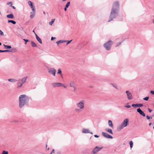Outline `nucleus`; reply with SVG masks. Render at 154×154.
<instances>
[{
  "label": "nucleus",
  "mask_w": 154,
  "mask_h": 154,
  "mask_svg": "<svg viewBox=\"0 0 154 154\" xmlns=\"http://www.w3.org/2000/svg\"><path fill=\"white\" fill-rule=\"evenodd\" d=\"M46 149H47V150H49V148H48L47 149L46 148Z\"/></svg>",
  "instance_id": "nucleus-54"
},
{
  "label": "nucleus",
  "mask_w": 154,
  "mask_h": 154,
  "mask_svg": "<svg viewBox=\"0 0 154 154\" xmlns=\"http://www.w3.org/2000/svg\"><path fill=\"white\" fill-rule=\"evenodd\" d=\"M15 50H16L15 48L13 49L10 50H0V53L5 52H15Z\"/></svg>",
  "instance_id": "nucleus-13"
},
{
  "label": "nucleus",
  "mask_w": 154,
  "mask_h": 154,
  "mask_svg": "<svg viewBox=\"0 0 154 154\" xmlns=\"http://www.w3.org/2000/svg\"><path fill=\"white\" fill-rule=\"evenodd\" d=\"M73 87L74 88V91H75L76 90V88L75 87V86H74V87Z\"/></svg>",
  "instance_id": "nucleus-48"
},
{
  "label": "nucleus",
  "mask_w": 154,
  "mask_h": 154,
  "mask_svg": "<svg viewBox=\"0 0 154 154\" xmlns=\"http://www.w3.org/2000/svg\"><path fill=\"white\" fill-rule=\"evenodd\" d=\"M67 41L66 40H60L59 41H57L56 42V43H57V45H58L59 44H60L61 43L65 42H66Z\"/></svg>",
  "instance_id": "nucleus-19"
},
{
  "label": "nucleus",
  "mask_w": 154,
  "mask_h": 154,
  "mask_svg": "<svg viewBox=\"0 0 154 154\" xmlns=\"http://www.w3.org/2000/svg\"><path fill=\"white\" fill-rule=\"evenodd\" d=\"M90 87V88H92V86H91V87Z\"/></svg>",
  "instance_id": "nucleus-59"
},
{
  "label": "nucleus",
  "mask_w": 154,
  "mask_h": 154,
  "mask_svg": "<svg viewBox=\"0 0 154 154\" xmlns=\"http://www.w3.org/2000/svg\"><path fill=\"white\" fill-rule=\"evenodd\" d=\"M149 98V97H144V98H143V99L144 100H145L146 101H147L148 100Z\"/></svg>",
  "instance_id": "nucleus-36"
},
{
  "label": "nucleus",
  "mask_w": 154,
  "mask_h": 154,
  "mask_svg": "<svg viewBox=\"0 0 154 154\" xmlns=\"http://www.w3.org/2000/svg\"><path fill=\"white\" fill-rule=\"evenodd\" d=\"M27 78V77L26 76L21 79L17 80V81L18 82L17 84L18 88H20L22 87L23 84L26 82Z\"/></svg>",
  "instance_id": "nucleus-5"
},
{
  "label": "nucleus",
  "mask_w": 154,
  "mask_h": 154,
  "mask_svg": "<svg viewBox=\"0 0 154 154\" xmlns=\"http://www.w3.org/2000/svg\"><path fill=\"white\" fill-rule=\"evenodd\" d=\"M103 147H99L96 146L92 151V152L93 154H97V152L100 151L103 148Z\"/></svg>",
  "instance_id": "nucleus-7"
},
{
  "label": "nucleus",
  "mask_w": 154,
  "mask_h": 154,
  "mask_svg": "<svg viewBox=\"0 0 154 154\" xmlns=\"http://www.w3.org/2000/svg\"><path fill=\"white\" fill-rule=\"evenodd\" d=\"M2 45V43L1 42H0V46L1 45Z\"/></svg>",
  "instance_id": "nucleus-58"
},
{
  "label": "nucleus",
  "mask_w": 154,
  "mask_h": 154,
  "mask_svg": "<svg viewBox=\"0 0 154 154\" xmlns=\"http://www.w3.org/2000/svg\"><path fill=\"white\" fill-rule=\"evenodd\" d=\"M127 98L129 100H131L132 99V94L128 91H126Z\"/></svg>",
  "instance_id": "nucleus-8"
},
{
  "label": "nucleus",
  "mask_w": 154,
  "mask_h": 154,
  "mask_svg": "<svg viewBox=\"0 0 154 154\" xmlns=\"http://www.w3.org/2000/svg\"><path fill=\"white\" fill-rule=\"evenodd\" d=\"M137 111L138 112L140 115L142 116H143L145 117L146 115L143 112L142 110L140 108H138L137 109Z\"/></svg>",
  "instance_id": "nucleus-12"
},
{
  "label": "nucleus",
  "mask_w": 154,
  "mask_h": 154,
  "mask_svg": "<svg viewBox=\"0 0 154 154\" xmlns=\"http://www.w3.org/2000/svg\"><path fill=\"white\" fill-rule=\"evenodd\" d=\"M48 72L52 74L54 76H55L56 70L55 69L52 68L48 69Z\"/></svg>",
  "instance_id": "nucleus-10"
},
{
  "label": "nucleus",
  "mask_w": 154,
  "mask_h": 154,
  "mask_svg": "<svg viewBox=\"0 0 154 154\" xmlns=\"http://www.w3.org/2000/svg\"><path fill=\"white\" fill-rule=\"evenodd\" d=\"M70 86V87H74L75 85V83L74 81H72L69 82Z\"/></svg>",
  "instance_id": "nucleus-20"
},
{
  "label": "nucleus",
  "mask_w": 154,
  "mask_h": 154,
  "mask_svg": "<svg viewBox=\"0 0 154 154\" xmlns=\"http://www.w3.org/2000/svg\"><path fill=\"white\" fill-rule=\"evenodd\" d=\"M85 101L82 100L77 103L75 105L74 111L76 113H79L82 112L85 106Z\"/></svg>",
  "instance_id": "nucleus-3"
},
{
  "label": "nucleus",
  "mask_w": 154,
  "mask_h": 154,
  "mask_svg": "<svg viewBox=\"0 0 154 154\" xmlns=\"http://www.w3.org/2000/svg\"><path fill=\"white\" fill-rule=\"evenodd\" d=\"M31 44L32 46L33 47H35L37 46L36 44L34 42H33V41L31 42Z\"/></svg>",
  "instance_id": "nucleus-25"
},
{
  "label": "nucleus",
  "mask_w": 154,
  "mask_h": 154,
  "mask_svg": "<svg viewBox=\"0 0 154 154\" xmlns=\"http://www.w3.org/2000/svg\"><path fill=\"white\" fill-rule=\"evenodd\" d=\"M8 23H12V24H15L16 23V22L15 21H14L13 20H8Z\"/></svg>",
  "instance_id": "nucleus-27"
},
{
  "label": "nucleus",
  "mask_w": 154,
  "mask_h": 154,
  "mask_svg": "<svg viewBox=\"0 0 154 154\" xmlns=\"http://www.w3.org/2000/svg\"><path fill=\"white\" fill-rule=\"evenodd\" d=\"M152 22H153V24H154V20H153Z\"/></svg>",
  "instance_id": "nucleus-57"
},
{
  "label": "nucleus",
  "mask_w": 154,
  "mask_h": 154,
  "mask_svg": "<svg viewBox=\"0 0 154 154\" xmlns=\"http://www.w3.org/2000/svg\"><path fill=\"white\" fill-rule=\"evenodd\" d=\"M0 35H4V33L0 29Z\"/></svg>",
  "instance_id": "nucleus-37"
},
{
  "label": "nucleus",
  "mask_w": 154,
  "mask_h": 154,
  "mask_svg": "<svg viewBox=\"0 0 154 154\" xmlns=\"http://www.w3.org/2000/svg\"><path fill=\"white\" fill-rule=\"evenodd\" d=\"M35 10H34V11H32V12H30V17L31 18H33L35 15Z\"/></svg>",
  "instance_id": "nucleus-17"
},
{
  "label": "nucleus",
  "mask_w": 154,
  "mask_h": 154,
  "mask_svg": "<svg viewBox=\"0 0 154 154\" xmlns=\"http://www.w3.org/2000/svg\"><path fill=\"white\" fill-rule=\"evenodd\" d=\"M67 8L66 7H65L64 8V10L65 11H67Z\"/></svg>",
  "instance_id": "nucleus-49"
},
{
  "label": "nucleus",
  "mask_w": 154,
  "mask_h": 154,
  "mask_svg": "<svg viewBox=\"0 0 154 154\" xmlns=\"http://www.w3.org/2000/svg\"><path fill=\"white\" fill-rule=\"evenodd\" d=\"M62 83L60 82H54L52 84V85L54 88L60 87Z\"/></svg>",
  "instance_id": "nucleus-11"
},
{
  "label": "nucleus",
  "mask_w": 154,
  "mask_h": 154,
  "mask_svg": "<svg viewBox=\"0 0 154 154\" xmlns=\"http://www.w3.org/2000/svg\"><path fill=\"white\" fill-rule=\"evenodd\" d=\"M148 110L149 112H151L152 111V110L149 108L148 109Z\"/></svg>",
  "instance_id": "nucleus-47"
},
{
  "label": "nucleus",
  "mask_w": 154,
  "mask_h": 154,
  "mask_svg": "<svg viewBox=\"0 0 154 154\" xmlns=\"http://www.w3.org/2000/svg\"><path fill=\"white\" fill-rule=\"evenodd\" d=\"M66 0H62V1H63V2H64V1H66Z\"/></svg>",
  "instance_id": "nucleus-56"
},
{
  "label": "nucleus",
  "mask_w": 154,
  "mask_h": 154,
  "mask_svg": "<svg viewBox=\"0 0 154 154\" xmlns=\"http://www.w3.org/2000/svg\"><path fill=\"white\" fill-rule=\"evenodd\" d=\"M57 74H59L62 76V71L60 69H58Z\"/></svg>",
  "instance_id": "nucleus-30"
},
{
  "label": "nucleus",
  "mask_w": 154,
  "mask_h": 154,
  "mask_svg": "<svg viewBox=\"0 0 154 154\" xmlns=\"http://www.w3.org/2000/svg\"><path fill=\"white\" fill-rule=\"evenodd\" d=\"M70 4V2H69L66 3L65 7L68 8V7L69 6V5Z\"/></svg>",
  "instance_id": "nucleus-32"
},
{
  "label": "nucleus",
  "mask_w": 154,
  "mask_h": 154,
  "mask_svg": "<svg viewBox=\"0 0 154 154\" xmlns=\"http://www.w3.org/2000/svg\"><path fill=\"white\" fill-rule=\"evenodd\" d=\"M131 106L130 105H126L125 106V107L127 108H129L131 107Z\"/></svg>",
  "instance_id": "nucleus-41"
},
{
  "label": "nucleus",
  "mask_w": 154,
  "mask_h": 154,
  "mask_svg": "<svg viewBox=\"0 0 154 154\" xmlns=\"http://www.w3.org/2000/svg\"><path fill=\"white\" fill-rule=\"evenodd\" d=\"M129 120L128 118L125 119L121 125L119 126L117 128V129L120 131L123 129L124 127L127 126L128 124Z\"/></svg>",
  "instance_id": "nucleus-4"
},
{
  "label": "nucleus",
  "mask_w": 154,
  "mask_h": 154,
  "mask_svg": "<svg viewBox=\"0 0 154 154\" xmlns=\"http://www.w3.org/2000/svg\"><path fill=\"white\" fill-rule=\"evenodd\" d=\"M12 4H13V3L12 2H8L7 3V5H11V6H12Z\"/></svg>",
  "instance_id": "nucleus-35"
},
{
  "label": "nucleus",
  "mask_w": 154,
  "mask_h": 154,
  "mask_svg": "<svg viewBox=\"0 0 154 154\" xmlns=\"http://www.w3.org/2000/svg\"><path fill=\"white\" fill-rule=\"evenodd\" d=\"M151 94L154 95V91H151L150 92Z\"/></svg>",
  "instance_id": "nucleus-42"
},
{
  "label": "nucleus",
  "mask_w": 154,
  "mask_h": 154,
  "mask_svg": "<svg viewBox=\"0 0 154 154\" xmlns=\"http://www.w3.org/2000/svg\"><path fill=\"white\" fill-rule=\"evenodd\" d=\"M7 17L8 18L12 19H13L14 17L13 14H12L7 15Z\"/></svg>",
  "instance_id": "nucleus-21"
},
{
  "label": "nucleus",
  "mask_w": 154,
  "mask_h": 154,
  "mask_svg": "<svg viewBox=\"0 0 154 154\" xmlns=\"http://www.w3.org/2000/svg\"><path fill=\"white\" fill-rule=\"evenodd\" d=\"M151 125V123H150L149 124V126H150Z\"/></svg>",
  "instance_id": "nucleus-52"
},
{
  "label": "nucleus",
  "mask_w": 154,
  "mask_h": 154,
  "mask_svg": "<svg viewBox=\"0 0 154 154\" xmlns=\"http://www.w3.org/2000/svg\"><path fill=\"white\" fill-rule=\"evenodd\" d=\"M8 80L11 82H15L17 81V80L15 79H8Z\"/></svg>",
  "instance_id": "nucleus-23"
},
{
  "label": "nucleus",
  "mask_w": 154,
  "mask_h": 154,
  "mask_svg": "<svg viewBox=\"0 0 154 154\" xmlns=\"http://www.w3.org/2000/svg\"><path fill=\"white\" fill-rule=\"evenodd\" d=\"M3 45L6 49H10L11 48V46L5 45Z\"/></svg>",
  "instance_id": "nucleus-26"
},
{
  "label": "nucleus",
  "mask_w": 154,
  "mask_h": 154,
  "mask_svg": "<svg viewBox=\"0 0 154 154\" xmlns=\"http://www.w3.org/2000/svg\"><path fill=\"white\" fill-rule=\"evenodd\" d=\"M23 40L25 41V45H26L27 44V42L29 41V40L27 39H23Z\"/></svg>",
  "instance_id": "nucleus-34"
},
{
  "label": "nucleus",
  "mask_w": 154,
  "mask_h": 154,
  "mask_svg": "<svg viewBox=\"0 0 154 154\" xmlns=\"http://www.w3.org/2000/svg\"><path fill=\"white\" fill-rule=\"evenodd\" d=\"M100 136H98L97 135H94V137H96V138H98V137Z\"/></svg>",
  "instance_id": "nucleus-45"
},
{
  "label": "nucleus",
  "mask_w": 154,
  "mask_h": 154,
  "mask_svg": "<svg viewBox=\"0 0 154 154\" xmlns=\"http://www.w3.org/2000/svg\"><path fill=\"white\" fill-rule=\"evenodd\" d=\"M110 84L112 85L113 86V87H114L115 88L118 90V88H117V86L116 84L114 83H110Z\"/></svg>",
  "instance_id": "nucleus-28"
},
{
  "label": "nucleus",
  "mask_w": 154,
  "mask_h": 154,
  "mask_svg": "<svg viewBox=\"0 0 154 154\" xmlns=\"http://www.w3.org/2000/svg\"><path fill=\"white\" fill-rule=\"evenodd\" d=\"M113 42L111 40H109L103 45V46L106 49L107 51L111 50L112 45Z\"/></svg>",
  "instance_id": "nucleus-6"
},
{
  "label": "nucleus",
  "mask_w": 154,
  "mask_h": 154,
  "mask_svg": "<svg viewBox=\"0 0 154 154\" xmlns=\"http://www.w3.org/2000/svg\"><path fill=\"white\" fill-rule=\"evenodd\" d=\"M35 35L36 36V38L37 40L38 41V42L40 44L42 43V42L41 39L39 38L37 34L36 33H35Z\"/></svg>",
  "instance_id": "nucleus-18"
},
{
  "label": "nucleus",
  "mask_w": 154,
  "mask_h": 154,
  "mask_svg": "<svg viewBox=\"0 0 154 154\" xmlns=\"http://www.w3.org/2000/svg\"><path fill=\"white\" fill-rule=\"evenodd\" d=\"M122 42L119 43L117 45H116V47L118 46L119 45H120L121 44Z\"/></svg>",
  "instance_id": "nucleus-43"
},
{
  "label": "nucleus",
  "mask_w": 154,
  "mask_h": 154,
  "mask_svg": "<svg viewBox=\"0 0 154 154\" xmlns=\"http://www.w3.org/2000/svg\"><path fill=\"white\" fill-rule=\"evenodd\" d=\"M28 4L30 7H31V8L32 11H34L35 9V7L34 6H33L32 2L30 1H29L28 2Z\"/></svg>",
  "instance_id": "nucleus-15"
},
{
  "label": "nucleus",
  "mask_w": 154,
  "mask_h": 154,
  "mask_svg": "<svg viewBox=\"0 0 154 154\" xmlns=\"http://www.w3.org/2000/svg\"><path fill=\"white\" fill-rule=\"evenodd\" d=\"M106 130L107 131L109 132V133H110L112 134H113L112 130L111 129H110V128L106 129Z\"/></svg>",
  "instance_id": "nucleus-24"
},
{
  "label": "nucleus",
  "mask_w": 154,
  "mask_h": 154,
  "mask_svg": "<svg viewBox=\"0 0 154 154\" xmlns=\"http://www.w3.org/2000/svg\"><path fill=\"white\" fill-rule=\"evenodd\" d=\"M129 144H130V147L131 148H132L133 147V142L132 141H130Z\"/></svg>",
  "instance_id": "nucleus-31"
},
{
  "label": "nucleus",
  "mask_w": 154,
  "mask_h": 154,
  "mask_svg": "<svg viewBox=\"0 0 154 154\" xmlns=\"http://www.w3.org/2000/svg\"><path fill=\"white\" fill-rule=\"evenodd\" d=\"M82 132L83 133H90L91 134H93L92 132H90L89 130L88 129L83 128L82 131Z\"/></svg>",
  "instance_id": "nucleus-14"
},
{
  "label": "nucleus",
  "mask_w": 154,
  "mask_h": 154,
  "mask_svg": "<svg viewBox=\"0 0 154 154\" xmlns=\"http://www.w3.org/2000/svg\"><path fill=\"white\" fill-rule=\"evenodd\" d=\"M146 118L148 120H149V119H152V117H150L149 116H146Z\"/></svg>",
  "instance_id": "nucleus-39"
},
{
  "label": "nucleus",
  "mask_w": 154,
  "mask_h": 154,
  "mask_svg": "<svg viewBox=\"0 0 154 154\" xmlns=\"http://www.w3.org/2000/svg\"><path fill=\"white\" fill-rule=\"evenodd\" d=\"M47 146H48L47 144H46V148H47Z\"/></svg>",
  "instance_id": "nucleus-55"
},
{
  "label": "nucleus",
  "mask_w": 154,
  "mask_h": 154,
  "mask_svg": "<svg viewBox=\"0 0 154 154\" xmlns=\"http://www.w3.org/2000/svg\"><path fill=\"white\" fill-rule=\"evenodd\" d=\"M72 39L71 40L69 41H67L66 42H67L66 43V45H68L69 43H70L72 42Z\"/></svg>",
  "instance_id": "nucleus-38"
},
{
  "label": "nucleus",
  "mask_w": 154,
  "mask_h": 154,
  "mask_svg": "<svg viewBox=\"0 0 154 154\" xmlns=\"http://www.w3.org/2000/svg\"><path fill=\"white\" fill-rule=\"evenodd\" d=\"M32 32H34L35 33H35H36L35 32V31L34 30H33V31H32Z\"/></svg>",
  "instance_id": "nucleus-51"
},
{
  "label": "nucleus",
  "mask_w": 154,
  "mask_h": 154,
  "mask_svg": "<svg viewBox=\"0 0 154 154\" xmlns=\"http://www.w3.org/2000/svg\"><path fill=\"white\" fill-rule=\"evenodd\" d=\"M44 13V14H45V12H44V13Z\"/></svg>",
  "instance_id": "nucleus-60"
},
{
  "label": "nucleus",
  "mask_w": 154,
  "mask_h": 154,
  "mask_svg": "<svg viewBox=\"0 0 154 154\" xmlns=\"http://www.w3.org/2000/svg\"><path fill=\"white\" fill-rule=\"evenodd\" d=\"M12 6V8H13L14 9H16V8H15V7L14 6H12H12Z\"/></svg>",
  "instance_id": "nucleus-50"
},
{
  "label": "nucleus",
  "mask_w": 154,
  "mask_h": 154,
  "mask_svg": "<svg viewBox=\"0 0 154 154\" xmlns=\"http://www.w3.org/2000/svg\"><path fill=\"white\" fill-rule=\"evenodd\" d=\"M153 128L154 129V127H153Z\"/></svg>",
  "instance_id": "nucleus-61"
},
{
  "label": "nucleus",
  "mask_w": 154,
  "mask_h": 154,
  "mask_svg": "<svg viewBox=\"0 0 154 154\" xmlns=\"http://www.w3.org/2000/svg\"><path fill=\"white\" fill-rule=\"evenodd\" d=\"M19 107L21 108L26 105L28 106L29 105V97L25 94H22L19 97Z\"/></svg>",
  "instance_id": "nucleus-2"
},
{
  "label": "nucleus",
  "mask_w": 154,
  "mask_h": 154,
  "mask_svg": "<svg viewBox=\"0 0 154 154\" xmlns=\"http://www.w3.org/2000/svg\"><path fill=\"white\" fill-rule=\"evenodd\" d=\"M2 154H8V152L7 151L4 150L2 151Z\"/></svg>",
  "instance_id": "nucleus-33"
},
{
  "label": "nucleus",
  "mask_w": 154,
  "mask_h": 154,
  "mask_svg": "<svg viewBox=\"0 0 154 154\" xmlns=\"http://www.w3.org/2000/svg\"><path fill=\"white\" fill-rule=\"evenodd\" d=\"M119 4L118 2H116L114 3L112 5L111 12L109 17V20L108 22L113 20L118 16L119 13Z\"/></svg>",
  "instance_id": "nucleus-1"
},
{
  "label": "nucleus",
  "mask_w": 154,
  "mask_h": 154,
  "mask_svg": "<svg viewBox=\"0 0 154 154\" xmlns=\"http://www.w3.org/2000/svg\"><path fill=\"white\" fill-rule=\"evenodd\" d=\"M109 125L111 128H113V125L112 124V122L110 120H109L108 122Z\"/></svg>",
  "instance_id": "nucleus-22"
},
{
  "label": "nucleus",
  "mask_w": 154,
  "mask_h": 154,
  "mask_svg": "<svg viewBox=\"0 0 154 154\" xmlns=\"http://www.w3.org/2000/svg\"><path fill=\"white\" fill-rule=\"evenodd\" d=\"M55 37H51V40L52 41L54 39H55Z\"/></svg>",
  "instance_id": "nucleus-46"
},
{
  "label": "nucleus",
  "mask_w": 154,
  "mask_h": 154,
  "mask_svg": "<svg viewBox=\"0 0 154 154\" xmlns=\"http://www.w3.org/2000/svg\"><path fill=\"white\" fill-rule=\"evenodd\" d=\"M102 134L103 136L106 138L110 139H112L113 138L112 137L111 135L108 134L105 132H102Z\"/></svg>",
  "instance_id": "nucleus-9"
},
{
  "label": "nucleus",
  "mask_w": 154,
  "mask_h": 154,
  "mask_svg": "<svg viewBox=\"0 0 154 154\" xmlns=\"http://www.w3.org/2000/svg\"><path fill=\"white\" fill-rule=\"evenodd\" d=\"M54 153V149H53L52 151V152H51L50 153V154H52L53 153Z\"/></svg>",
  "instance_id": "nucleus-44"
},
{
  "label": "nucleus",
  "mask_w": 154,
  "mask_h": 154,
  "mask_svg": "<svg viewBox=\"0 0 154 154\" xmlns=\"http://www.w3.org/2000/svg\"><path fill=\"white\" fill-rule=\"evenodd\" d=\"M58 154H60L61 153V152H58Z\"/></svg>",
  "instance_id": "nucleus-53"
},
{
  "label": "nucleus",
  "mask_w": 154,
  "mask_h": 154,
  "mask_svg": "<svg viewBox=\"0 0 154 154\" xmlns=\"http://www.w3.org/2000/svg\"><path fill=\"white\" fill-rule=\"evenodd\" d=\"M55 19H52L51 21L49 23V24L50 25H52L54 21H55Z\"/></svg>",
  "instance_id": "nucleus-29"
},
{
  "label": "nucleus",
  "mask_w": 154,
  "mask_h": 154,
  "mask_svg": "<svg viewBox=\"0 0 154 154\" xmlns=\"http://www.w3.org/2000/svg\"><path fill=\"white\" fill-rule=\"evenodd\" d=\"M60 87H63L64 88H66V87L62 83V85H60Z\"/></svg>",
  "instance_id": "nucleus-40"
},
{
  "label": "nucleus",
  "mask_w": 154,
  "mask_h": 154,
  "mask_svg": "<svg viewBox=\"0 0 154 154\" xmlns=\"http://www.w3.org/2000/svg\"><path fill=\"white\" fill-rule=\"evenodd\" d=\"M131 106L133 107H142L143 106L142 104H132Z\"/></svg>",
  "instance_id": "nucleus-16"
}]
</instances>
